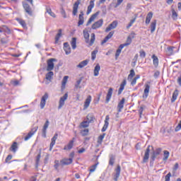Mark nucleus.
<instances>
[{
  "instance_id": "nucleus-1",
  "label": "nucleus",
  "mask_w": 181,
  "mask_h": 181,
  "mask_svg": "<svg viewBox=\"0 0 181 181\" xmlns=\"http://www.w3.org/2000/svg\"><path fill=\"white\" fill-rule=\"evenodd\" d=\"M83 33L86 43H88L89 47L93 46V45H94V42H95V34H91L90 40V34L88 33V31H87V30H83Z\"/></svg>"
},
{
  "instance_id": "nucleus-2",
  "label": "nucleus",
  "mask_w": 181,
  "mask_h": 181,
  "mask_svg": "<svg viewBox=\"0 0 181 181\" xmlns=\"http://www.w3.org/2000/svg\"><path fill=\"white\" fill-rule=\"evenodd\" d=\"M151 151H153V146H148L144 153V156L143 157L142 163H148V161L149 160V153H151Z\"/></svg>"
},
{
  "instance_id": "nucleus-3",
  "label": "nucleus",
  "mask_w": 181,
  "mask_h": 181,
  "mask_svg": "<svg viewBox=\"0 0 181 181\" xmlns=\"http://www.w3.org/2000/svg\"><path fill=\"white\" fill-rule=\"evenodd\" d=\"M23 8L25 12H26L29 15V16H33V8L30 7V5H29V4L23 1Z\"/></svg>"
},
{
  "instance_id": "nucleus-4",
  "label": "nucleus",
  "mask_w": 181,
  "mask_h": 181,
  "mask_svg": "<svg viewBox=\"0 0 181 181\" xmlns=\"http://www.w3.org/2000/svg\"><path fill=\"white\" fill-rule=\"evenodd\" d=\"M54 62H57V59L51 58L47 61V71H52L54 69Z\"/></svg>"
},
{
  "instance_id": "nucleus-5",
  "label": "nucleus",
  "mask_w": 181,
  "mask_h": 181,
  "mask_svg": "<svg viewBox=\"0 0 181 181\" xmlns=\"http://www.w3.org/2000/svg\"><path fill=\"white\" fill-rule=\"evenodd\" d=\"M161 152H162V148H156L155 151H153V153L151 156V160L153 162L155 161V159H156V158H158V156L160 155Z\"/></svg>"
},
{
  "instance_id": "nucleus-6",
  "label": "nucleus",
  "mask_w": 181,
  "mask_h": 181,
  "mask_svg": "<svg viewBox=\"0 0 181 181\" xmlns=\"http://www.w3.org/2000/svg\"><path fill=\"white\" fill-rule=\"evenodd\" d=\"M37 129H39L38 127H35L33 128L31 131L25 136L24 141H29V139H30V138L35 135Z\"/></svg>"
},
{
  "instance_id": "nucleus-7",
  "label": "nucleus",
  "mask_w": 181,
  "mask_h": 181,
  "mask_svg": "<svg viewBox=\"0 0 181 181\" xmlns=\"http://www.w3.org/2000/svg\"><path fill=\"white\" fill-rule=\"evenodd\" d=\"M115 173H113V180L118 181V178L121 175V166L117 165V168L115 170Z\"/></svg>"
},
{
  "instance_id": "nucleus-8",
  "label": "nucleus",
  "mask_w": 181,
  "mask_h": 181,
  "mask_svg": "<svg viewBox=\"0 0 181 181\" xmlns=\"http://www.w3.org/2000/svg\"><path fill=\"white\" fill-rule=\"evenodd\" d=\"M69 98V94L65 93L63 97H61L59 99V106H58V109L61 110V108L63 107V105H64V103L66 101V100H67V98Z\"/></svg>"
},
{
  "instance_id": "nucleus-9",
  "label": "nucleus",
  "mask_w": 181,
  "mask_h": 181,
  "mask_svg": "<svg viewBox=\"0 0 181 181\" xmlns=\"http://www.w3.org/2000/svg\"><path fill=\"white\" fill-rule=\"evenodd\" d=\"M47 98H49V95L47 94V93H46L41 98V101L40 103L41 110H43V108H45V105H46V100H47Z\"/></svg>"
},
{
  "instance_id": "nucleus-10",
  "label": "nucleus",
  "mask_w": 181,
  "mask_h": 181,
  "mask_svg": "<svg viewBox=\"0 0 181 181\" xmlns=\"http://www.w3.org/2000/svg\"><path fill=\"white\" fill-rule=\"evenodd\" d=\"M104 23V20H103L102 18L100 19L99 21L95 22L93 25H92V29L95 30V29H99V28H101V26H103V24Z\"/></svg>"
},
{
  "instance_id": "nucleus-11",
  "label": "nucleus",
  "mask_w": 181,
  "mask_h": 181,
  "mask_svg": "<svg viewBox=\"0 0 181 181\" xmlns=\"http://www.w3.org/2000/svg\"><path fill=\"white\" fill-rule=\"evenodd\" d=\"M81 1V0H78L74 4L72 11V15H74V16H76V15H77V12H78V5H80Z\"/></svg>"
},
{
  "instance_id": "nucleus-12",
  "label": "nucleus",
  "mask_w": 181,
  "mask_h": 181,
  "mask_svg": "<svg viewBox=\"0 0 181 181\" xmlns=\"http://www.w3.org/2000/svg\"><path fill=\"white\" fill-rule=\"evenodd\" d=\"M150 89H151V86L149 85V83H146L145 89H144V94H143V98H144V100H146V98H148V97L149 95V90Z\"/></svg>"
},
{
  "instance_id": "nucleus-13",
  "label": "nucleus",
  "mask_w": 181,
  "mask_h": 181,
  "mask_svg": "<svg viewBox=\"0 0 181 181\" xmlns=\"http://www.w3.org/2000/svg\"><path fill=\"white\" fill-rule=\"evenodd\" d=\"M118 26V21H112L105 29V32H110V30H112V29H115Z\"/></svg>"
},
{
  "instance_id": "nucleus-14",
  "label": "nucleus",
  "mask_w": 181,
  "mask_h": 181,
  "mask_svg": "<svg viewBox=\"0 0 181 181\" xmlns=\"http://www.w3.org/2000/svg\"><path fill=\"white\" fill-rule=\"evenodd\" d=\"M74 141H76V137H73L69 144L66 146H64V150L67 151L68 149V151H70V149H72L73 146H74Z\"/></svg>"
},
{
  "instance_id": "nucleus-15",
  "label": "nucleus",
  "mask_w": 181,
  "mask_h": 181,
  "mask_svg": "<svg viewBox=\"0 0 181 181\" xmlns=\"http://www.w3.org/2000/svg\"><path fill=\"white\" fill-rule=\"evenodd\" d=\"M60 163L62 166H66L67 165H71L73 163L72 158H64L60 160Z\"/></svg>"
},
{
  "instance_id": "nucleus-16",
  "label": "nucleus",
  "mask_w": 181,
  "mask_h": 181,
  "mask_svg": "<svg viewBox=\"0 0 181 181\" xmlns=\"http://www.w3.org/2000/svg\"><path fill=\"white\" fill-rule=\"evenodd\" d=\"M110 121V115H106L105 119V124L102 128V132H105L107 131V129L108 128V125H110V123L108 122Z\"/></svg>"
},
{
  "instance_id": "nucleus-17",
  "label": "nucleus",
  "mask_w": 181,
  "mask_h": 181,
  "mask_svg": "<svg viewBox=\"0 0 181 181\" xmlns=\"http://www.w3.org/2000/svg\"><path fill=\"white\" fill-rule=\"evenodd\" d=\"M57 136H59V134H57V133H56L54 136L51 139V143L49 145V151H52V149H53V146H54V145H56V141L57 140Z\"/></svg>"
},
{
  "instance_id": "nucleus-18",
  "label": "nucleus",
  "mask_w": 181,
  "mask_h": 181,
  "mask_svg": "<svg viewBox=\"0 0 181 181\" xmlns=\"http://www.w3.org/2000/svg\"><path fill=\"white\" fill-rule=\"evenodd\" d=\"M125 86H127V79H124L122 83L120 84V87L118 90V95H120V94H122V91H124L125 88Z\"/></svg>"
},
{
  "instance_id": "nucleus-19",
  "label": "nucleus",
  "mask_w": 181,
  "mask_h": 181,
  "mask_svg": "<svg viewBox=\"0 0 181 181\" xmlns=\"http://www.w3.org/2000/svg\"><path fill=\"white\" fill-rule=\"evenodd\" d=\"M49 124H50V122H49V120H47L43 126V128H42L43 138H46V132L47 131V128H49Z\"/></svg>"
},
{
  "instance_id": "nucleus-20",
  "label": "nucleus",
  "mask_w": 181,
  "mask_h": 181,
  "mask_svg": "<svg viewBox=\"0 0 181 181\" xmlns=\"http://www.w3.org/2000/svg\"><path fill=\"white\" fill-rule=\"evenodd\" d=\"M64 50L66 54H70V53H71V47H70V45H69V42L64 43Z\"/></svg>"
},
{
  "instance_id": "nucleus-21",
  "label": "nucleus",
  "mask_w": 181,
  "mask_h": 181,
  "mask_svg": "<svg viewBox=\"0 0 181 181\" xmlns=\"http://www.w3.org/2000/svg\"><path fill=\"white\" fill-rule=\"evenodd\" d=\"M152 18H153V13L152 11H150L148 12V13L146 17V21H145L146 25H149V23H151V21Z\"/></svg>"
},
{
  "instance_id": "nucleus-22",
  "label": "nucleus",
  "mask_w": 181,
  "mask_h": 181,
  "mask_svg": "<svg viewBox=\"0 0 181 181\" xmlns=\"http://www.w3.org/2000/svg\"><path fill=\"white\" fill-rule=\"evenodd\" d=\"M99 12H96L95 13L93 14L90 18L88 19L87 23H86V26H88V25H90L92 22H94V21L95 20V18H97V16H98L99 15Z\"/></svg>"
},
{
  "instance_id": "nucleus-23",
  "label": "nucleus",
  "mask_w": 181,
  "mask_h": 181,
  "mask_svg": "<svg viewBox=\"0 0 181 181\" xmlns=\"http://www.w3.org/2000/svg\"><path fill=\"white\" fill-rule=\"evenodd\" d=\"M124 104H125V98H122L120 103H119L117 105L118 112H121V111H122V108H124Z\"/></svg>"
},
{
  "instance_id": "nucleus-24",
  "label": "nucleus",
  "mask_w": 181,
  "mask_h": 181,
  "mask_svg": "<svg viewBox=\"0 0 181 181\" xmlns=\"http://www.w3.org/2000/svg\"><path fill=\"white\" fill-rule=\"evenodd\" d=\"M111 97H112V88H110L107 92V94L106 95V100L105 103L108 104L110 103V100H111Z\"/></svg>"
},
{
  "instance_id": "nucleus-25",
  "label": "nucleus",
  "mask_w": 181,
  "mask_h": 181,
  "mask_svg": "<svg viewBox=\"0 0 181 181\" xmlns=\"http://www.w3.org/2000/svg\"><path fill=\"white\" fill-rule=\"evenodd\" d=\"M83 23H84V13H83V11H81L78 16V26H81V25H83Z\"/></svg>"
},
{
  "instance_id": "nucleus-26",
  "label": "nucleus",
  "mask_w": 181,
  "mask_h": 181,
  "mask_svg": "<svg viewBox=\"0 0 181 181\" xmlns=\"http://www.w3.org/2000/svg\"><path fill=\"white\" fill-rule=\"evenodd\" d=\"M94 2H95V0H90L89 6H88V10L86 12L87 15H90L91 13V11H93V8H94Z\"/></svg>"
},
{
  "instance_id": "nucleus-27",
  "label": "nucleus",
  "mask_w": 181,
  "mask_h": 181,
  "mask_svg": "<svg viewBox=\"0 0 181 181\" xmlns=\"http://www.w3.org/2000/svg\"><path fill=\"white\" fill-rule=\"evenodd\" d=\"M112 36H114V31H111L109 33V34L102 41L101 45H104V43H107V41L110 40V39H111Z\"/></svg>"
},
{
  "instance_id": "nucleus-28",
  "label": "nucleus",
  "mask_w": 181,
  "mask_h": 181,
  "mask_svg": "<svg viewBox=\"0 0 181 181\" xmlns=\"http://www.w3.org/2000/svg\"><path fill=\"white\" fill-rule=\"evenodd\" d=\"M18 148V143L16 141H14L9 149L11 152H13V153H16Z\"/></svg>"
},
{
  "instance_id": "nucleus-29",
  "label": "nucleus",
  "mask_w": 181,
  "mask_h": 181,
  "mask_svg": "<svg viewBox=\"0 0 181 181\" xmlns=\"http://www.w3.org/2000/svg\"><path fill=\"white\" fill-rule=\"evenodd\" d=\"M4 32L5 33H11V29L8 28L6 25H2L0 27V33H3Z\"/></svg>"
},
{
  "instance_id": "nucleus-30",
  "label": "nucleus",
  "mask_w": 181,
  "mask_h": 181,
  "mask_svg": "<svg viewBox=\"0 0 181 181\" xmlns=\"http://www.w3.org/2000/svg\"><path fill=\"white\" fill-rule=\"evenodd\" d=\"M156 23H157L156 20H154L151 22L150 25L151 33H153V32L156 30Z\"/></svg>"
},
{
  "instance_id": "nucleus-31",
  "label": "nucleus",
  "mask_w": 181,
  "mask_h": 181,
  "mask_svg": "<svg viewBox=\"0 0 181 181\" xmlns=\"http://www.w3.org/2000/svg\"><path fill=\"white\" fill-rule=\"evenodd\" d=\"M90 103H91V95H88L84 103V110H87L88 107H90Z\"/></svg>"
},
{
  "instance_id": "nucleus-32",
  "label": "nucleus",
  "mask_w": 181,
  "mask_h": 181,
  "mask_svg": "<svg viewBox=\"0 0 181 181\" xmlns=\"http://www.w3.org/2000/svg\"><path fill=\"white\" fill-rule=\"evenodd\" d=\"M151 59H153V63L154 67H158L159 66V59L155 54L152 55Z\"/></svg>"
},
{
  "instance_id": "nucleus-33",
  "label": "nucleus",
  "mask_w": 181,
  "mask_h": 181,
  "mask_svg": "<svg viewBox=\"0 0 181 181\" xmlns=\"http://www.w3.org/2000/svg\"><path fill=\"white\" fill-rule=\"evenodd\" d=\"M53 76H54V73H53V71H49V72L45 75V78L49 81H52V79L53 78Z\"/></svg>"
},
{
  "instance_id": "nucleus-34",
  "label": "nucleus",
  "mask_w": 181,
  "mask_h": 181,
  "mask_svg": "<svg viewBox=\"0 0 181 181\" xmlns=\"http://www.w3.org/2000/svg\"><path fill=\"white\" fill-rule=\"evenodd\" d=\"M90 125V121L86 120V121H83L82 122L80 125H79V128L81 129V128H88Z\"/></svg>"
},
{
  "instance_id": "nucleus-35",
  "label": "nucleus",
  "mask_w": 181,
  "mask_h": 181,
  "mask_svg": "<svg viewBox=\"0 0 181 181\" xmlns=\"http://www.w3.org/2000/svg\"><path fill=\"white\" fill-rule=\"evenodd\" d=\"M100 70H101V66H100V65L98 64L94 69L93 71V74L95 77H97V76H98V74H100Z\"/></svg>"
},
{
  "instance_id": "nucleus-36",
  "label": "nucleus",
  "mask_w": 181,
  "mask_h": 181,
  "mask_svg": "<svg viewBox=\"0 0 181 181\" xmlns=\"http://www.w3.org/2000/svg\"><path fill=\"white\" fill-rule=\"evenodd\" d=\"M177 95H179V90L176 89L173 93V98H171V103H175L177 99Z\"/></svg>"
},
{
  "instance_id": "nucleus-37",
  "label": "nucleus",
  "mask_w": 181,
  "mask_h": 181,
  "mask_svg": "<svg viewBox=\"0 0 181 181\" xmlns=\"http://www.w3.org/2000/svg\"><path fill=\"white\" fill-rule=\"evenodd\" d=\"M88 62H89L88 59L82 61L79 63L78 65H77V67H78L79 69H83V67H86V66L88 64Z\"/></svg>"
},
{
  "instance_id": "nucleus-38",
  "label": "nucleus",
  "mask_w": 181,
  "mask_h": 181,
  "mask_svg": "<svg viewBox=\"0 0 181 181\" xmlns=\"http://www.w3.org/2000/svg\"><path fill=\"white\" fill-rule=\"evenodd\" d=\"M16 21H17V22H18V23H20V25H21V26H23V28L24 29H26L27 25H26V22L25 21V20H23L22 18H16Z\"/></svg>"
},
{
  "instance_id": "nucleus-39",
  "label": "nucleus",
  "mask_w": 181,
  "mask_h": 181,
  "mask_svg": "<svg viewBox=\"0 0 181 181\" xmlns=\"http://www.w3.org/2000/svg\"><path fill=\"white\" fill-rule=\"evenodd\" d=\"M62 29H59L58 30V33L55 36V45H57V43H59V40H60V37H62Z\"/></svg>"
},
{
  "instance_id": "nucleus-40",
  "label": "nucleus",
  "mask_w": 181,
  "mask_h": 181,
  "mask_svg": "<svg viewBox=\"0 0 181 181\" xmlns=\"http://www.w3.org/2000/svg\"><path fill=\"white\" fill-rule=\"evenodd\" d=\"M71 45L73 49V50H75L77 47V38L76 37H72V40L71 42Z\"/></svg>"
},
{
  "instance_id": "nucleus-41",
  "label": "nucleus",
  "mask_w": 181,
  "mask_h": 181,
  "mask_svg": "<svg viewBox=\"0 0 181 181\" xmlns=\"http://www.w3.org/2000/svg\"><path fill=\"white\" fill-rule=\"evenodd\" d=\"M171 12H172V18H173V21H176L177 19V16H178L177 13L173 8H171Z\"/></svg>"
},
{
  "instance_id": "nucleus-42",
  "label": "nucleus",
  "mask_w": 181,
  "mask_h": 181,
  "mask_svg": "<svg viewBox=\"0 0 181 181\" xmlns=\"http://www.w3.org/2000/svg\"><path fill=\"white\" fill-rule=\"evenodd\" d=\"M97 166H98V163H96L95 164L90 166V169L89 170L90 173L88 176H90L91 173H93V172H95V169H97Z\"/></svg>"
},
{
  "instance_id": "nucleus-43",
  "label": "nucleus",
  "mask_w": 181,
  "mask_h": 181,
  "mask_svg": "<svg viewBox=\"0 0 181 181\" xmlns=\"http://www.w3.org/2000/svg\"><path fill=\"white\" fill-rule=\"evenodd\" d=\"M105 137V133H103V134L98 136V144H99V145H101V144H103V140L104 139Z\"/></svg>"
},
{
  "instance_id": "nucleus-44",
  "label": "nucleus",
  "mask_w": 181,
  "mask_h": 181,
  "mask_svg": "<svg viewBox=\"0 0 181 181\" xmlns=\"http://www.w3.org/2000/svg\"><path fill=\"white\" fill-rule=\"evenodd\" d=\"M88 132H90V130H88V129H85L83 130H81L80 134L82 136H87V135H88Z\"/></svg>"
},
{
  "instance_id": "nucleus-45",
  "label": "nucleus",
  "mask_w": 181,
  "mask_h": 181,
  "mask_svg": "<svg viewBox=\"0 0 181 181\" xmlns=\"http://www.w3.org/2000/svg\"><path fill=\"white\" fill-rule=\"evenodd\" d=\"M41 155H42V150H40L39 153L36 157V166L39 165V162H40Z\"/></svg>"
},
{
  "instance_id": "nucleus-46",
  "label": "nucleus",
  "mask_w": 181,
  "mask_h": 181,
  "mask_svg": "<svg viewBox=\"0 0 181 181\" xmlns=\"http://www.w3.org/2000/svg\"><path fill=\"white\" fill-rule=\"evenodd\" d=\"M163 153H164V157L163 158V160H166L167 159H169V155H170L169 151L165 150L163 151Z\"/></svg>"
},
{
  "instance_id": "nucleus-47",
  "label": "nucleus",
  "mask_w": 181,
  "mask_h": 181,
  "mask_svg": "<svg viewBox=\"0 0 181 181\" xmlns=\"http://www.w3.org/2000/svg\"><path fill=\"white\" fill-rule=\"evenodd\" d=\"M115 162V158L114 157V156H110L109 165H110L111 166H114Z\"/></svg>"
},
{
  "instance_id": "nucleus-48",
  "label": "nucleus",
  "mask_w": 181,
  "mask_h": 181,
  "mask_svg": "<svg viewBox=\"0 0 181 181\" xmlns=\"http://www.w3.org/2000/svg\"><path fill=\"white\" fill-rule=\"evenodd\" d=\"M47 13L50 15V16H52V18H56V14L52 11V9L50 8H46Z\"/></svg>"
},
{
  "instance_id": "nucleus-49",
  "label": "nucleus",
  "mask_w": 181,
  "mask_h": 181,
  "mask_svg": "<svg viewBox=\"0 0 181 181\" xmlns=\"http://www.w3.org/2000/svg\"><path fill=\"white\" fill-rule=\"evenodd\" d=\"M59 166H60V163L59 162V160H55L54 165L55 170H59Z\"/></svg>"
},
{
  "instance_id": "nucleus-50",
  "label": "nucleus",
  "mask_w": 181,
  "mask_h": 181,
  "mask_svg": "<svg viewBox=\"0 0 181 181\" xmlns=\"http://www.w3.org/2000/svg\"><path fill=\"white\" fill-rule=\"evenodd\" d=\"M135 76V71H134V69H131L130 70V74L128 76V80H129V78H132V77Z\"/></svg>"
},
{
  "instance_id": "nucleus-51",
  "label": "nucleus",
  "mask_w": 181,
  "mask_h": 181,
  "mask_svg": "<svg viewBox=\"0 0 181 181\" xmlns=\"http://www.w3.org/2000/svg\"><path fill=\"white\" fill-rule=\"evenodd\" d=\"M173 49H175L173 47H168L167 50L169 56H172V54H173Z\"/></svg>"
},
{
  "instance_id": "nucleus-52",
  "label": "nucleus",
  "mask_w": 181,
  "mask_h": 181,
  "mask_svg": "<svg viewBox=\"0 0 181 181\" xmlns=\"http://www.w3.org/2000/svg\"><path fill=\"white\" fill-rule=\"evenodd\" d=\"M131 43H132V39L131 38V36H129L127 39L126 42L124 43V45L126 46H129V45H131Z\"/></svg>"
},
{
  "instance_id": "nucleus-53",
  "label": "nucleus",
  "mask_w": 181,
  "mask_h": 181,
  "mask_svg": "<svg viewBox=\"0 0 181 181\" xmlns=\"http://www.w3.org/2000/svg\"><path fill=\"white\" fill-rule=\"evenodd\" d=\"M97 53H98V50H94V51L92 52V53H91L92 60H95Z\"/></svg>"
},
{
  "instance_id": "nucleus-54",
  "label": "nucleus",
  "mask_w": 181,
  "mask_h": 181,
  "mask_svg": "<svg viewBox=\"0 0 181 181\" xmlns=\"http://www.w3.org/2000/svg\"><path fill=\"white\" fill-rule=\"evenodd\" d=\"M139 53H140V57H141L142 59H145V57H146V52H145L144 49H141L140 50Z\"/></svg>"
},
{
  "instance_id": "nucleus-55",
  "label": "nucleus",
  "mask_w": 181,
  "mask_h": 181,
  "mask_svg": "<svg viewBox=\"0 0 181 181\" xmlns=\"http://www.w3.org/2000/svg\"><path fill=\"white\" fill-rule=\"evenodd\" d=\"M67 80H69V76H65L64 78H63V80H62V86H66V83H67Z\"/></svg>"
},
{
  "instance_id": "nucleus-56",
  "label": "nucleus",
  "mask_w": 181,
  "mask_h": 181,
  "mask_svg": "<svg viewBox=\"0 0 181 181\" xmlns=\"http://www.w3.org/2000/svg\"><path fill=\"white\" fill-rule=\"evenodd\" d=\"M80 84H81V79H79L76 81V84L75 85V88H81L80 86Z\"/></svg>"
},
{
  "instance_id": "nucleus-57",
  "label": "nucleus",
  "mask_w": 181,
  "mask_h": 181,
  "mask_svg": "<svg viewBox=\"0 0 181 181\" xmlns=\"http://www.w3.org/2000/svg\"><path fill=\"white\" fill-rule=\"evenodd\" d=\"M144 112V105H141L139 110V114L140 117H142V113Z\"/></svg>"
},
{
  "instance_id": "nucleus-58",
  "label": "nucleus",
  "mask_w": 181,
  "mask_h": 181,
  "mask_svg": "<svg viewBox=\"0 0 181 181\" xmlns=\"http://www.w3.org/2000/svg\"><path fill=\"white\" fill-rule=\"evenodd\" d=\"M181 129V120L180 121L178 125L175 127V132H177V131H180Z\"/></svg>"
},
{
  "instance_id": "nucleus-59",
  "label": "nucleus",
  "mask_w": 181,
  "mask_h": 181,
  "mask_svg": "<svg viewBox=\"0 0 181 181\" xmlns=\"http://www.w3.org/2000/svg\"><path fill=\"white\" fill-rule=\"evenodd\" d=\"M170 176H172V174L170 173H168V175H165V181H170Z\"/></svg>"
},
{
  "instance_id": "nucleus-60",
  "label": "nucleus",
  "mask_w": 181,
  "mask_h": 181,
  "mask_svg": "<svg viewBox=\"0 0 181 181\" xmlns=\"http://www.w3.org/2000/svg\"><path fill=\"white\" fill-rule=\"evenodd\" d=\"M121 50L120 49H117V51H116V53H115V57H116V59L117 58H118V57H119V54H121Z\"/></svg>"
},
{
  "instance_id": "nucleus-61",
  "label": "nucleus",
  "mask_w": 181,
  "mask_h": 181,
  "mask_svg": "<svg viewBox=\"0 0 181 181\" xmlns=\"http://www.w3.org/2000/svg\"><path fill=\"white\" fill-rule=\"evenodd\" d=\"M160 74V72H159V71H156L155 73H154V77L156 78H158V77H159V75Z\"/></svg>"
},
{
  "instance_id": "nucleus-62",
  "label": "nucleus",
  "mask_w": 181,
  "mask_h": 181,
  "mask_svg": "<svg viewBox=\"0 0 181 181\" xmlns=\"http://www.w3.org/2000/svg\"><path fill=\"white\" fill-rule=\"evenodd\" d=\"M84 152H86V148H81V149H79L78 151V153H84Z\"/></svg>"
},
{
  "instance_id": "nucleus-63",
  "label": "nucleus",
  "mask_w": 181,
  "mask_h": 181,
  "mask_svg": "<svg viewBox=\"0 0 181 181\" xmlns=\"http://www.w3.org/2000/svg\"><path fill=\"white\" fill-rule=\"evenodd\" d=\"M12 159V155H8L6 158V162H9Z\"/></svg>"
},
{
  "instance_id": "nucleus-64",
  "label": "nucleus",
  "mask_w": 181,
  "mask_h": 181,
  "mask_svg": "<svg viewBox=\"0 0 181 181\" xmlns=\"http://www.w3.org/2000/svg\"><path fill=\"white\" fill-rule=\"evenodd\" d=\"M136 78H134L132 81V82H131V84H132V86H135V84H136Z\"/></svg>"
}]
</instances>
